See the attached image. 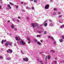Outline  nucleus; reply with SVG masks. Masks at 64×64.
Listing matches in <instances>:
<instances>
[{
	"label": "nucleus",
	"instance_id": "7c9ffc66",
	"mask_svg": "<svg viewBox=\"0 0 64 64\" xmlns=\"http://www.w3.org/2000/svg\"><path fill=\"white\" fill-rule=\"evenodd\" d=\"M62 16V15H61V16H58V18H60Z\"/></svg>",
	"mask_w": 64,
	"mask_h": 64
},
{
	"label": "nucleus",
	"instance_id": "4468645a",
	"mask_svg": "<svg viewBox=\"0 0 64 64\" xmlns=\"http://www.w3.org/2000/svg\"><path fill=\"white\" fill-rule=\"evenodd\" d=\"M59 41L60 42H62L63 41V40L62 39H61L59 40Z\"/></svg>",
	"mask_w": 64,
	"mask_h": 64
},
{
	"label": "nucleus",
	"instance_id": "49530a36",
	"mask_svg": "<svg viewBox=\"0 0 64 64\" xmlns=\"http://www.w3.org/2000/svg\"><path fill=\"white\" fill-rule=\"evenodd\" d=\"M24 5H27V4H26V3L24 2Z\"/></svg>",
	"mask_w": 64,
	"mask_h": 64
},
{
	"label": "nucleus",
	"instance_id": "f3484780",
	"mask_svg": "<svg viewBox=\"0 0 64 64\" xmlns=\"http://www.w3.org/2000/svg\"><path fill=\"white\" fill-rule=\"evenodd\" d=\"M37 44H38V45H41V44L40 43V42H37Z\"/></svg>",
	"mask_w": 64,
	"mask_h": 64
},
{
	"label": "nucleus",
	"instance_id": "864d4df0",
	"mask_svg": "<svg viewBox=\"0 0 64 64\" xmlns=\"http://www.w3.org/2000/svg\"><path fill=\"white\" fill-rule=\"evenodd\" d=\"M24 2H21V4H24Z\"/></svg>",
	"mask_w": 64,
	"mask_h": 64
},
{
	"label": "nucleus",
	"instance_id": "0eeeda50",
	"mask_svg": "<svg viewBox=\"0 0 64 64\" xmlns=\"http://www.w3.org/2000/svg\"><path fill=\"white\" fill-rule=\"evenodd\" d=\"M48 38H50L52 40V41H55V40L53 39V38L52 36H49Z\"/></svg>",
	"mask_w": 64,
	"mask_h": 64
},
{
	"label": "nucleus",
	"instance_id": "a211bd4d",
	"mask_svg": "<svg viewBox=\"0 0 64 64\" xmlns=\"http://www.w3.org/2000/svg\"><path fill=\"white\" fill-rule=\"evenodd\" d=\"M41 36H42V35L41 34H39L37 35L36 36V37H41Z\"/></svg>",
	"mask_w": 64,
	"mask_h": 64
},
{
	"label": "nucleus",
	"instance_id": "6e6552de",
	"mask_svg": "<svg viewBox=\"0 0 64 64\" xmlns=\"http://www.w3.org/2000/svg\"><path fill=\"white\" fill-rule=\"evenodd\" d=\"M27 39L28 41H29V42H28V44H30V38H28Z\"/></svg>",
	"mask_w": 64,
	"mask_h": 64
},
{
	"label": "nucleus",
	"instance_id": "20e7f679",
	"mask_svg": "<svg viewBox=\"0 0 64 64\" xmlns=\"http://www.w3.org/2000/svg\"><path fill=\"white\" fill-rule=\"evenodd\" d=\"M7 52L9 53H12V51L11 50L9 49L7 51Z\"/></svg>",
	"mask_w": 64,
	"mask_h": 64
},
{
	"label": "nucleus",
	"instance_id": "58836bf2",
	"mask_svg": "<svg viewBox=\"0 0 64 64\" xmlns=\"http://www.w3.org/2000/svg\"><path fill=\"white\" fill-rule=\"evenodd\" d=\"M31 8H28V10H30Z\"/></svg>",
	"mask_w": 64,
	"mask_h": 64
},
{
	"label": "nucleus",
	"instance_id": "ddd939ff",
	"mask_svg": "<svg viewBox=\"0 0 64 64\" xmlns=\"http://www.w3.org/2000/svg\"><path fill=\"white\" fill-rule=\"evenodd\" d=\"M64 27V24L60 26V29H62V28H63Z\"/></svg>",
	"mask_w": 64,
	"mask_h": 64
},
{
	"label": "nucleus",
	"instance_id": "f8f14e48",
	"mask_svg": "<svg viewBox=\"0 0 64 64\" xmlns=\"http://www.w3.org/2000/svg\"><path fill=\"white\" fill-rule=\"evenodd\" d=\"M12 44V43L11 42H8V45L10 46H11Z\"/></svg>",
	"mask_w": 64,
	"mask_h": 64
},
{
	"label": "nucleus",
	"instance_id": "e2e57ef3",
	"mask_svg": "<svg viewBox=\"0 0 64 64\" xmlns=\"http://www.w3.org/2000/svg\"><path fill=\"white\" fill-rule=\"evenodd\" d=\"M1 6H0V9H1Z\"/></svg>",
	"mask_w": 64,
	"mask_h": 64
},
{
	"label": "nucleus",
	"instance_id": "13d9d810",
	"mask_svg": "<svg viewBox=\"0 0 64 64\" xmlns=\"http://www.w3.org/2000/svg\"><path fill=\"white\" fill-rule=\"evenodd\" d=\"M22 12H25V10H22Z\"/></svg>",
	"mask_w": 64,
	"mask_h": 64
},
{
	"label": "nucleus",
	"instance_id": "e433bc0d",
	"mask_svg": "<svg viewBox=\"0 0 64 64\" xmlns=\"http://www.w3.org/2000/svg\"><path fill=\"white\" fill-rule=\"evenodd\" d=\"M17 22H20V20H17Z\"/></svg>",
	"mask_w": 64,
	"mask_h": 64
},
{
	"label": "nucleus",
	"instance_id": "338daca9",
	"mask_svg": "<svg viewBox=\"0 0 64 64\" xmlns=\"http://www.w3.org/2000/svg\"><path fill=\"white\" fill-rule=\"evenodd\" d=\"M6 9H8V8H6Z\"/></svg>",
	"mask_w": 64,
	"mask_h": 64
},
{
	"label": "nucleus",
	"instance_id": "c85d7f7f",
	"mask_svg": "<svg viewBox=\"0 0 64 64\" xmlns=\"http://www.w3.org/2000/svg\"><path fill=\"white\" fill-rule=\"evenodd\" d=\"M43 34H46V31H45L44 32V33Z\"/></svg>",
	"mask_w": 64,
	"mask_h": 64
},
{
	"label": "nucleus",
	"instance_id": "603ef678",
	"mask_svg": "<svg viewBox=\"0 0 64 64\" xmlns=\"http://www.w3.org/2000/svg\"><path fill=\"white\" fill-rule=\"evenodd\" d=\"M10 36H11V35H12V34H11V33L10 34Z\"/></svg>",
	"mask_w": 64,
	"mask_h": 64
},
{
	"label": "nucleus",
	"instance_id": "2f4dec72",
	"mask_svg": "<svg viewBox=\"0 0 64 64\" xmlns=\"http://www.w3.org/2000/svg\"><path fill=\"white\" fill-rule=\"evenodd\" d=\"M42 31H38V33H42Z\"/></svg>",
	"mask_w": 64,
	"mask_h": 64
},
{
	"label": "nucleus",
	"instance_id": "6e6d98bb",
	"mask_svg": "<svg viewBox=\"0 0 64 64\" xmlns=\"http://www.w3.org/2000/svg\"><path fill=\"white\" fill-rule=\"evenodd\" d=\"M8 22H10V20H8Z\"/></svg>",
	"mask_w": 64,
	"mask_h": 64
},
{
	"label": "nucleus",
	"instance_id": "f03ea898",
	"mask_svg": "<svg viewBox=\"0 0 64 64\" xmlns=\"http://www.w3.org/2000/svg\"><path fill=\"white\" fill-rule=\"evenodd\" d=\"M32 25L33 28H34L35 27H36V26H38V24L36 23L35 24L32 23Z\"/></svg>",
	"mask_w": 64,
	"mask_h": 64
},
{
	"label": "nucleus",
	"instance_id": "37998d69",
	"mask_svg": "<svg viewBox=\"0 0 64 64\" xmlns=\"http://www.w3.org/2000/svg\"><path fill=\"white\" fill-rule=\"evenodd\" d=\"M4 42H6V40H4Z\"/></svg>",
	"mask_w": 64,
	"mask_h": 64
},
{
	"label": "nucleus",
	"instance_id": "4d7b16f0",
	"mask_svg": "<svg viewBox=\"0 0 64 64\" xmlns=\"http://www.w3.org/2000/svg\"><path fill=\"white\" fill-rule=\"evenodd\" d=\"M42 52H40V54H42Z\"/></svg>",
	"mask_w": 64,
	"mask_h": 64
},
{
	"label": "nucleus",
	"instance_id": "aec40b11",
	"mask_svg": "<svg viewBox=\"0 0 64 64\" xmlns=\"http://www.w3.org/2000/svg\"><path fill=\"white\" fill-rule=\"evenodd\" d=\"M53 14L54 16H55L56 14V13L54 12L53 13Z\"/></svg>",
	"mask_w": 64,
	"mask_h": 64
},
{
	"label": "nucleus",
	"instance_id": "1a4fd4ad",
	"mask_svg": "<svg viewBox=\"0 0 64 64\" xmlns=\"http://www.w3.org/2000/svg\"><path fill=\"white\" fill-rule=\"evenodd\" d=\"M11 28H12V29H14V24H12L11 25Z\"/></svg>",
	"mask_w": 64,
	"mask_h": 64
},
{
	"label": "nucleus",
	"instance_id": "79ce46f5",
	"mask_svg": "<svg viewBox=\"0 0 64 64\" xmlns=\"http://www.w3.org/2000/svg\"><path fill=\"white\" fill-rule=\"evenodd\" d=\"M62 38H63V39H64V36H62Z\"/></svg>",
	"mask_w": 64,
	"mask_h": 64
},
{
	"label": "nucleus",
	"instance_id": "5701e85b",
	"mask_svg": "<svg viewBox=\"0 0 64 64\" xmlns=\"http://www.w3.org/2000/svg\"><path fill=\"white\" fill-rule=\"evenodd\" d=\"M3 58V56H0V59H2Z\"/></svg>",
	"mask_w": 64,
	"mask_h": 64
},
{
	"label": "nucleus",
	"instance_id": "4c0bfd02",
	"mask_svg": "<svg viewBox=\"0 0 64 64\" xmlns=\"http://www.w3.org/2000/svg\"><path fill=\"white\" fill-rule=\"evenodd\" d=\"M32 10H34V7H32Z\"/></svg>",
	"mask_w": 64,
	"mask_h": 64
},
{
	"label": "nucleus",
	"instance_id": "a19ab883",
	"mask_svg": "<svg viewBox=\"0 0 64 64\" xmlns=\"http://www.w3.org/2000/svg\"><path fill=\"white\" fill-rule=\"evenodd\" d=\"M40 63H42V62H43V61H42V60H40Z\"/></svg>",
	"mask_w": 64,
	"mask_h": 64
},
{
	"label": "nucleus",
	"instance_id": "a878e982",
	"mask_svg": "<svg viewBox=\"0 0 64 64\" xmlns=\"http://www.w3.org/2000/svg\"><path fill=\"white\" fill-rule=\"evenodd\" d=\"M50 26H52L53 25V23H51L50 24Z\"/></svg>",
	"mask_w": 64,
	"mask_h": 64
},
{
	"label": "nucleus",
	"instance_id": "b1692460",
	"mask_svg": "<svg viewBox=\"0 0 64 64\" xmlns=\"http://www.w3.org/2000/svg\"><path fill=\"white\" fill-rule=\"evenodd\" d=\"M51 53H54V52H55V51H54L53 50H51Z\"/></svg>",
	"mask_w": 64,
	"mask_h": 64
},
{
	"label": "nucleus",
	"instance_id": "473e14b6",
	"mask_svg": "<svg viewBox=\"0 0 64 64\" xmlns=\"http://www.w3.org/2000/svg\"><path fill=\"white\" fill-rule=\"evenodd\" d=\"M14 31H17V28H14Z\"/></svg>",
	"mask_w": 64,
	"mask_h": 64
},
{
	"label": "nucleus",
	"instance_id": "f257e3e1",
	"mask_svg": "<svg viewBox=\"0 0 64 64\" xmlns=\"http://www.w3.org/2000/svg\"><path fill=\"white\" fill-rule=\"evenodd\" d=\"M15 39L16 40L18 41V40H19L20 41L19 43L20 44H22L23 45H25L26 44V43L22 39H21V38L19 36H18V37L17 36L16 37Z\"/></svg>",
	"mask_w": 64,
	"mask_h": 64
},
{
	"label": "nucleus",
	"instance_id": "9b49d317",
	"mask_svg": "<svg viewBox=\"0 0 64 64\" xmlns=\"http://www.w3.org/2000/svg\"><path fill=\"white\" fill-rule=\"evenodd\" d=\"M6 60H11V58L10 57H6Z\"/></svg>",
	"mask_w": 64,
	"mask_h": 64
},
{
	"label": "nucleus",
	"instance_id": "2eb2a0df",
	"mask_svg": "<svg viewBox=\"0 0 64 64\" xmlns=\"http://www.w3.org/2000/svg\"><path fill=\"white\" fill-rule=\"evenodd\" d=\"M51 58V56L50 55H49L48 56L47 59H50Z\"/></svg>",
	"mask_w": 64,
	"mask_h": 64
},
{
	"label": "nucleus",
	"instance_id": "39448f33",
	"mask_svg": "<svg viewBox=\"0 0 64 64\" xmlns=\"http://www.w3.org/2000/svg\"><path fill=\"white\" fill-rule=\"evenodd\" d=\"M45 8L46 9H49V5L48 4H47L45 6Z\"/></svg>",
	"mask_w": 64,
	"mask_h": 64
},
{
	"label": "nucleus",
	"instance_id": "c9c22d12",
	"mask_svg": "<svg viewBox=\"0 0 64 64\" xmlns=\"http://www.w3.org/2000/svg\"><path fill=\"white\" fill-rule=\"evenodd\" d=\"M54 45L56 44V42H55V41L54 42Z\"/></svg>",
	"mask_w": 64,
	"mask_h": 64
},
{
	"label": "nucleus",
	"instance_id": "4be33fe9",
	"mask_svg": "<svg viewBox=\"0 0 64 64\" xmlns=\"http://www.w3.org/2000/svg\"><path fill=\"white\" fill-rule=\"evenodd\" d=\"M54 64H57V61H54Z\"/></svg>",
	"mask_w": 64,
	"mask_h": 64
},
{
	"label": "nucleus",
	"instance_id": "3c124183",
	"mask_svg": "<svg viewBox=\"0 0 64 64\" xmlns=\"http://www.w3.org/2000/svg\"><path fill=\"white\" fill-rule=\"evenodd\" d=\"M30 1L33 2V0H30Z\"/></svg>",
	"mask_w": 64,
	"mask_h": 64
},
{
	"label": "nucleus",
	"instance_id": "09e8293b",
	"mask_svg": "<svg viewBox=\"0 0 64 64\" xmlns=\"http://www.w3.org/2000/svg\"><path fill=\"white\" fill-rule=\"evenodd\" d=\"M29 17L27 18V20H29Z\"/></svg>",
	"mask_w": 64,
	"mask_h": 64
},
{
	"label": "nucleus",
	"instance_id": "0e129e2a",
	"mask_svg": "<svg viewBox=\"0 0 64 64\" xmlns=\"http://www.w3.org/2000/svg\"><path fill=\"white\" fill-rule=\"evenodd\" d=\"M13 20H15V18H13Z\"/></svg>",
	"mask_w": 64,
	"mask_h": 64
},
{
	"label": "nucleus",
	"instance_id": "052dcab7",
	"mask_svg": "<svg viewBox=\"0 0 64 64\" xmlns=\"http://www.w3.org/2000/svg\"><path fill=\"white\" fill-rule=\"evenodd\" d=\"M46 59H47V56H46Z\"/></svg>",
	"mask_w": 64,
	"mask_h": 64
},
{
	"label": "nucleus",
	"instance_id": "423d86ee",
	"mask_svg": "<svg viewBox=\"0 0 64 64\" xmlns=\"http://www.w3.org/2000/svg\"><path fill=\"white\" fill-rule=\"evenodd\" d=\"M46 22L47 21H45L44 22V23H43V24H44V25L45 26H47V23H46Z\"/></svg>",
	"mask_w": 64,
	"mask_h": 64
},
{
	"label": "nucleus",
	"instance_id": "72a5a7b5",
	"mask_svg": "<svg viewBox=\"0 0 64 64\" xmlns=\"http://www.w3.org/2000/svg\"><path fill=\"white\" fill-rule=\"evenodd\" d=\"M57 34L58 35H60V32H58V33L57 32Z\"/></svg>",
	"mask_w": 64,
	"mask_h": 64
},
{
	"label": "nucleus",
	"instance_id": "69168bd1",
	"mask_svg": "<svg viewBox=\"0 0 64 64\" xmlns=\"http://www.w3.org/2000/svg\"><path fill=\"white\" fill-rule=\"evenodd\" d=\"M14 45L15 46H16V44H14Z\"/></svg>",
	"mask_w": 64,
	"mask_h": 64
},
{
	"label": "nucleus",
	"instance_id": "de8ad7c7",
	"mask_svg": "<svg viewBox=\"0 0 64 64\" xmlns=\"http://www.w3.org/2000/svg\"><path fill=\"white\" fill-rule=\"evenodd\" d=\"M26 9H28V7L27 6L26 7Z\"/></svg>",
	"mask_w": 64,
	"mask_h": 64
},
{
	"label": "nucleus",
	"instance_id": "774afa93",
	"mask_svg": "<svg viewBox=\"0 0 64 64\" xmlns=\"http://www.w3.org/2000/svg\"><path fill=\"white\" fill-rule=\"evenodd\" d=\"M38 60L39 61V59H38Z\"/></svg>",
	"mask_w": 64,
	"mask_h": 64
},
{
	"label": "nucleus",
	"instance_id": "c03bdc74",
	"mask_svg": "<svg viewBox=\"0 0 64 64\" xmlns=\"http://www.w3.org/2000/svg\"><path fill=\"white\" fill-rule=\"evenodd\" d=\"M54 10L55 11V10H57V8H54Z\"/></svg>",
	"mask_w": 64,
	"mask_h": 64
},
{
	"label": "nucleus",
	"instance_id": "8fccbe9b",
	"mask_svg": "<svg viewBox=\"0 0 64 64\" xmlns=\"http://www.w3.org/2000/svg\"><path fill=\"white\" fill-rule=\"evenodd\" d=\"M40 26H43V24H40Z\"/></svg>",
	"mask_w": 64,
	"mask_h": 64
},
{
	"label": "nucleus",
	"instance_id": "7ed1b4c3",
	"mask_svg": "<svg viewBox=\"0 0 64 64\" xmlns=\"http://www.w3.org/2000/svg\"><path fill=\"white\" fill-rule=\"evenodd\" d=\"M23 59L24 61L26 62H28V60H29V59L27 57H25V58H23Z\"/></svg>",
	"mask_w": 64,
	"mask_h": 64
},
{
	"label": "nucleus",
	"instance_id": "bf43d9fd",
	"mask_svg": "<svg viewBox=\"0 0 64 64\" xmlns=\"http://www.w3.org/2000/svg\"><path fill=\"white\" fill-rule=\"evenodd\" d=\"M51 2H53V0H50Z\"/></svg>",
	"mask_w": 64,
	"mask_h": 64
},
{
	"label": "nucleus",
	"instance_id": "6ab92c4d",
	"mask_svg": "<svg viewBox=\"0 0 64 64\" xmlns=\"http://www.w3.org/2000/svg\"><path fill=\"white\" fill-rule=\"evenodd\" d=\"M8 6L9 8V9H11V7L10 6V4H8Z\"/></svg>",
	"mask_w": 64,
	"mask_h": 64
},
{
	"label": "nucleus",
	"instance_id": "f704fd0d",
	"mask_svg": "<svg viewBox=\"0 0 64 64\" xmlns=\"http://www.w3.org/2000/svg\"><path fill=\"white\" fill-rule=\"evenodd\" d=\"M9 4H10L11 5H13V4L11 2H9Z\"/></svg>",
	"mask_w": 64,
	"mask_h": 64
},
{
	"label": "nucleus",
	"instance_id": "393cba45",
	"mask_svg": "<svg viewBox=\"0 0 64 64\" xmlns=\"http://www.w3.org/2000/svg\"><path fill=\"white\" fill-rule=\"evenodd\" d=\"M16 8H18V6L17 5H15L14 6Z\"/></svg>",
	"mask_w": 64,
	"mask_h": 64
},
{
	"label": "nucleus",
	"instance_id": "a18cd8bd",
	"mask_svg": "<svg viewBox=\"0 0 64 64\" xmlns=\"http://www.w3.org/2000/svg\"><path fill=\"white\" fill-rule=\"evenodd\" d=\"M58 14H61V12H59L58 13Z\"/></svg>",
	"mask_w": 64,
	"mask_h": 64
},
{
	"label": "nucleus",
	"instance_id": "cd10ccee",
	"mask_svg": "<svg viewBox=\"0 0 64 64\" xmlns=\"http://www.w3.org/2000/svg\"><path fill=\"white\" fill-rule=\"evenodd\" d=\"M34 42H36L37 41V40L36 39H34Z\"/></svg>",
	"mask_w": 64,
	"mask_h": 64
},
{
	"label": "nucleus",
	"instance_id": "5fc2aeb1",
	"mask_svg": "<svg viewBox=\"0 0 64 64\" xmlns=\"http://www.w3.org/2000/svg\"><path fill=\"white\" fill-rule=\"evenodd\" d=\"M18 19H20V17H18Z\"/></svg>",
	"mask_w": 64,
	"mask_h": 64
},
{
	"label": "nucleus",
	"instance_id": "c756f323",
	"mask_svg": "<svg viewBox=\"0 0 64 64\" xmlns=\"http://www.w3.org/2000/svg\"><path fill=\"white\" fill-rule=\"evenodd\" d=\"M3 42H4L3 40H2L1 42V43L2 44H3Z\"/></svg>",
	"mask_w": 64,
	"mask_h": 64
},
{
	"label": "nucleus",
	"instance_id": "ea45409f",
	"mask_svg": "<svg viewBox=\"0 0 64 64\" xmlns=\"http://www.w3.org/2000/svg\"><path fill=\"white\" fill-rule=\"evenodd\" d=\"M49 21L50 22H52V20H49Z\"/></svg>",
	"mask_w": 64,
	"mask_h": 64
},
{
	"label": "nucleus",
	"instance_id": "412c9836",
	"mask_svg": "<svg viewBox=\"0 0 64 64\" xmlns=\"http://www.w3.org/2000/svg\"><path fill=\"white\" fill-rule=\"evenodd\" d=\"M34 3H37V0H34Z\"/></svg>",
	"mask_w": 64,
	"mask_h": 64
},
{
	"label": "nucleus",
	"instance_id": "dca6fc26",
	"mask_svg": "<svg viewBox=\"0 0 64 64\" xmlns=\"http://www.w3.org/2000/svg\"><path fill=\"white\" fill-rule=\"evenodd\" d=\"M59 22L60 23H62L63 22V20H61L59 21Z\"/></svg>",
	"mask_w": 64,
	"mask_h": 64
},
{
	"label": "nucleus",
	"instance_id": "bb28decb",
	"mask_svg": "<svg viewBox=\"0 0 64 64\" xmlns=\"http://www.w3.org/2000/svg\"><path fill=\"white\" fill-rule=\"evenodd\" d=\"M21 52L22 54H24V53L23 52V51L22 50H21Z\"/></svg>",
	"mask_w": 64,
	"mask_h": 64
},
{
	"label": "nucleus",
	"instance_id": "9d476101",
	"mask_svg": "<svg viewBox=\"0 0 64 64\" xmlns=\"http://www.w3.org/2000/svg\"><path fill=\"white\" fill-rule=\"evenodd\" d=\"M9 45L8 42H7L5 43V46H8Z\"/></svg>",
	"mask_w": 64,
	"mask_h": 64
},
{
	"label": "nucleus",
	"instance_id": "680f3d73",
	"mask_svg": "<svg viewBox=\"0 0 64 64\" xmlns=\"http://www.w3.org/2000/svg\"><path fill=\"white\" fill-rule=\"evenodd\" d=\"M40 41L42 43V40H40Z\"/></svg>",
	"mask_w": 64,
	"mask_h": 64
}]
</instances>
